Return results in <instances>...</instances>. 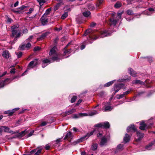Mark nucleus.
<instances>
[{
	"mask_svg": "<svg viewBox=\"0 0 155 155\" xmlns=\"http://www.w3.org/2000/svg\"><path fill=\"white\" fill-rule=\"evenodd\" d=\"M93 32L92 29H87L84 34V36H85L87 35H89V37L87 38L89 43H91L94 40L97 39L98 37L96 36L95 35L93 34Z\"/></svg>",
	"mask_w": 155,
	"mask_h": 155,
	"instance_id": "obj_1",
	"label": "nucleus"
},
{
	"mask_svg": "<svg viewBox=\"0 0 155 155\" xmlns=\"http://www.w3.org/2000/svg\"><path fill=\"white\" fill-rule=\"evenodd\" d=\"M98 113L97 111H92L88 114L85 113H80L78 114H74V118H78L81 117L87 116H93Z\"/></svg>",
	"mask_w": 155,
	"mask_h": 155,
	"instance_id": "obj_2",
	"label": "nucleus"
},
{
	"mask_svg": "<svg viewBox=\"0 0 155 155\" xmlns=\"http://www.w3.org/2000/svg\"><path fill=\"white\" fill-rule=\"evenodd\" d=\"M38 60L37 59H35L31 61L28 64V68L25 72L22 74V75H25V74L28 71V70L30 69V68H33L37 65L38 64Z\"/></svg>",
	"mask_w": 155,
	"mask_h": 155,
	"instance_id": "obj_3",
	"label": "nucleus"
},
{
	"mask_svg": "<svg viewBox=\"0 0 155 155\" xmlns=\"http://www.w3.org/2000/svg\"><path fill=\"white\" fill-rule=\"evenodd\" d=\"M56 47L55 46L54 47L50 50L49 53L50 55H54V56L51 58V59L53 61H57L58 59L56 53Z\"/></svg>",
	"mask_w": 155,
	"mask_h": 155,
	"instance_id": "obj_4",
	"label": "nucleus"
},
{
	"mask_svg": "<svg viewBox=\"0 0 155 155\" xmlns=\"http://www.w3.org/2000/svg\"><path fill=\"white\" fill-rule=\"evenodd\" d=\"M110 126L109 123L108 122L98 123L95 124L94 126L96 127L104 128H109Z\"/></svg>",
	"mask_w": 155,
	"mask_h": 155,
	"instance_id": "obj_5",
	"label": "nucleus"
},
{
	"mask_svg": "<svg viewBox=\"0 0 155 155\" xmlns=\"http://www.w3.org/2000/svg\"><path fill=\"white\" fill-rule=\"evenodd\" d=\"M75 111L76 109H72L71 110L62 113L61 115L62 116L64 117L73 113Z\"/></svg>",
	"mask_w": 155,
	"mask_h": 155,
	"instance_id": "obj_6",
	"label": "nucleus"
},
{
	"mask_svg": "<svg viewBox=\"0 0 155 155\" xmlns=\"http://www.w3.org/2000/svg\"><path fill=\"white\" fill-rule=\"evenodd\" d=\"M73 136L72 134V133L71 132H68L66 134L64 137V140H67L70 141V140H71L73 138Z\"/></svg>",
	"mask_w": 155,
	"mask_h": 155,
	"instance_id": "obj_7",
	"label": "nucleus"
},
{
	"mask_svg": "<svg viewBox=\"0 0 155 155\" xmlns=\"http://www.w3.org/2000/svg\"><path fill=\"white\" fill-rule=\"evenodd\" d=\"M47 17V16H45L42 15L41 18L40 20L43 25H45L47 24L48 23V21Z\"/></svg>",
	"mask_w": 155,
	"mask_h": 155,
	"instance_id": "obj_8",
	"label": "nucleus"
},
{
	"mask_svg": "<svg viewBox=\"0 0 155 155\" xmlns=\"http://www.w3.org/2000/svg\"><path fill=\"white\" fill-rule=\"evenodd\" d=\"M51 33L49 31H47L42 34L39 38H37L38 41L42 40L46 38L48 35L50 34Z\"/></svg>",
	"mask_w": 155,
	"mask_h": 155,
	"instance_id": "obj_9",
	"label": "nucleus"
},
{
	"mask_svg": "<svg viewBox=\"0 0 155 155\" xmlns=\"http://www.w3.org/2000/svg\"><path fill=\"white\" fill-rule=\"evenodd\" d=\"M100 37L103 38L110 35V34L106 30L101 31L100 33Z\"/></svg>",
	"mask_w": 155,
	"mask_h": 155,
	"instance_id": "obj_10",
	"label": "nucleus"
},
{
	"mask_svg": "<svg viewBox=\"0 0 155 155\" xmlns=\"http://www.w3.org/2000/svg\"><path fill=\"white\" fill-rule=\"evenodd\" d=\"M147 80H146L145 82H144L140 80H136L133 81H132V83L133 84H140L141 85H143L145 84V83H147Z\"/></svg>",
	"mask_w": 155,
	"mask_h": 155,
	"instance_id": "obj_11",
	"label": "nucleus"
},
{
	"mask_svg": "<svg viewBox=\"0 0 155 155\" xmlns=\"http://www.w3.org/2000/svg\"><path fill=\"white\" fill-rule=\"evenodd\" d=\"M140 126L139 128L140 129L142 130H144L147 128V125L145 123V122L142 121L140 123Z\"/></svg>",
	"mask_w": 155,
	"mask_h": 155,
	"instance_id": "obj_12",
	"label": "nucleus"
},
{
	"mask_svg": "<svg viewBox=\"0 0 155 155\" xmlns=\"http://www.w3.org/2000/svg\"><path fill=\"white\" fill-rule=\"evenodd\" d=\"M137 134L138 138L136 140L137 141H139L143 137V134L140 133L138 131H137Z\"/></svg>",
	"mask_w": 155,
	"mask_h": 155,
	"instance_id": "obj_13",
	"label": "nucleus"
},
{
	"mask_svg": "<svg viewBox=\"0 0 155 155\" xmlns=\"http://www.w3.org/2000/svg\"><path fill=\"white\" fill-rule=\"evenodd\" d=\"M2 128H4V131L5 132H8L12 134H14L15 133V132L12 131V130H10V129L7 127L3 126L2 127Z\"/></svg>",
	"mask_w": 155,
	"mask_h": 155,
	"instance_id": "obj_14",
	"label": "nucleus"
},
{
	"mask_svg": "<svg viewBox=\"0 0 155 155\" xmlns=\"http://www.w3.org/2000/svg\"><path fill=\"white\" fill-rule=\"evenodd\" d=\"M131 130H132L134 132L136 130V129L135 128L134 125H131L130 126L128 127L127 129V131L129 132Z\"/></svg>",
	"mask_w": 155,
	"mask_h": 155,
	"instance_id": "obj_15",
	"label": "nucleus"
},
{
	"mask_svg": "<svg viewBox=\"0 0 155 155\" xmlns=\"http://www.w3.org/2000/svg\"><path fill=\"white\" fill-rule=\"evenodd\" d=\"M12 80H11V79L7 78L5 80V81L3 82H1L2 83V85H4V86L5 85L7 84L10 83L12 81Z\"/></svg>",
	"mask_w": 155,
	"mask_h": 155,
	"instance_id": "obj_16",
	"label": "nucleus"
},
{
	"mask_svg": "<svg viewBox=\"0 0 155 155\" xmlns=\"http://www.w3.org/2000/svg\"><path fill=\"white\" fill-rule=\"evenodd\" d=\"M25 134V131H22L21 132L15 136L13 138H15L16 137H21Z\"/></svg>",
	"mask_w": 155,
	"mask_h": 155,
	"instance_id": "obj_17",
	"label": "nucleus"
},
{
	"mask_svg": "<svg viewBox=\"0 0 155 155\" xmlns=\"http://www.w3.org/2000/svg\"><path fill=\"white\" fill-rule=\"evenodd\" d=\"M2 56L5 58H9V53L7 51H4L2 54Z\"/></svg>",
	"mask_w": 155,
	"mask_h": 155,
	"instance_id": "obj_18",
	"label": "nucleus"
},
{
	"mask_svg": "<svg viewBox=\"0 0 155 155\" xmlns=\"http://www.w3.org/2000/svg\"><path fill=\"white\" fill-rule=\"evenodd\" d=\"M107 142V139L105 137H104L101 139L100 144L101 146L104 145Z\"/></svg>",
	"mask_w": 155,
	"mask_h": 155,
	"instance_id": "obj_19",
	"label": "nucleus"
},
{
	"mask_svg": "<svg viewBox=\"0 0 155 155\" xmlns=\"http://www.w3.org/2000/svg\"><path fill=\"white\" fill-rule=\"evenodd\" d=\"M42 62L43 63L42 65V67L43 68H44L45 66V65H44V64H49L51 63V60L47 58L42 60Z\"/></svg>",
	"mask_w": 155,
	"mask_h": 155,
	"instance_id": "obj_20",
	"label": "nucleus"
},
{
	"mask_svg": "<svg viewBox=\"0 0 155 155\" xmlns=\"http://www.w3.org/2000/svg\"><path fill=\"white\" fill-rule=\"evenodd\" d=\"M128 71L129 73L131 75L134 77H135L137 76V73L132 69L130 68H129Z\"/></svg>",
	"mask_w": 155,
	"mask_h": 155,
	"instance_id": "obj_21",
	"label": "nucleus"
},
{
	"mask_svg": "<svg viewBox=\"0 0 155 155\" xmlns=\"http://www.w3.org/2000/svg\"><path fill=\"white\" fill-rule=\"evenodd\" d=\"M113 107L110 105H106L104 109H103L102 110L103 111H110L112 110Z\"/></svg>",
	"mask_w": 155,
	"mask_h": 155,
	"instance_id": "obj_22",
	"label": "nucleus"
},
{
	"mask_svg": "<svg viewBox=\"0 0 155 155\" xmlns=\"http://www.w3.org/2000/svg\"><path fill=\"white\" fill-rule=\"evenodd\" d=\"M110 25H113L114 26H115L117 23V21L116 19H114L113 18H110Z\"/></svg>",
	"mask_w": 155,
	"mask_h": 155,
	"instance_id": "obj_23",
	"label": "nucleus"
},
{
	"mask_svg": "<svg viewBox=\"0 0 155 155\" xmlns=\"http://www.w3.org/2000/svg\"><path fill=\"white\" fill-rule=\"evenodd\" d=\"M63 0H57L58 2H59L60 3H58L57 5H55V6L54 7V11H56L58 9V8L60 7V4L62 2V1Z\"/></svg>",
	"mask_w": 155,
	"mask_h": 155,
	"instance_id": "obj_24",
	"label": "nucleus"
},
{
	"mask_svg": "<svg viewBox=\"0 0 155 155\" xmlns=\"http://www.w3.org/2000/svg\"><path fill=\"white\" fill-rule=\"evenodd\" d=\"M124 140L125 143H127L130 140V137L128 134H125V136L124 139Z\"/></svg>",
	"mask_w": 155,
	"mask_h": 155,
	"instance_id": "obj_25",
	"label": "nucleus"
},
{
	"mask_svg": "<svg viewBox=\"0 0 155 155\" xmlns=\"http://www.w3.org/2000/svg\"><path fill=\"white\" fill-rule=\"evenodd\" d=\"M51 8H50L48 9H47L45 11V13L43 15L45 16H47V15L49 14L50 12L51 11Z\"/></svg>",
	"mask_w": 155,
	"mask_h": 155,
	"instance_id": "obj_26",
	"label": "nucleus"
},
{
	"mask_svg": "<svg viewBox=\"0 0 155 155\" xmlns=\"http://www.w3.org/2000/svg\"><path fill=\"white\" fill-rule=\"evenodd\" d=\"M83 14L85 17H87L90 15L91 13L89 11H87L83 12Z\"/></svg>",
	"mask_w": 155,
	"mask_h": 155,
	"instance_id": "obj_27",
	"label": "nucleus"
},
{
	"mask_svg": "<svg viewBox=\"0 0 155 155\" xmlns=\"http://www.w3.org/2000/svg\"><path fill=\"white\" fill-rule=\"evenodd\" d=\"M120 89V87H119L117 84L115 85L114 89L115 91V93L117 92Z\"/></svg>",
	"mask_w": 155,
	"mask_h": 155,
	"instance_id": "obj_28",
	"label": "nucleus"
},
{
	"mask_svg": "<svg viewBox=\"0 0 155 155\" xmlns=\"http://www.w3.org/2000/svg\"><path fill=\"white\" fill-rule=\"evenodd\" d=\"M97 147V143H93L91 146L92 150H96Z\"/></svg>",
	"mask_w": 155,
	"mask_h": 155,
	"instance_id": "obj_29",
	"label": "nucleus"
},
{
	"mask_svg": "<svg viewBox=\"0 0 155 155\" xmlns=\"http://www.w3.org/2000/svg\"><path fill=\"white\" fill-rule=\"evenodd\" d=\"M12 30V36L13 37L15 36L18 33V31H19L18 30Z\"/></svg>",
	"mask_w": 155,
	"mask_h": 155,
	"instance_id": "obj_30",
	"label": "nucleus"
},
{
	"mask_svg": "<svg viewBox=\"0 0 155 155\" xmlns=\"http://www.w3.org/2000/svg\"><path fill=\"white\" fill-rule=\"evenodd\" d=\"M114 81H110L104 84V86L105 87H108L111 85Z\"/></svg>",
	"mask_w": 155,
	"mask_h": 155,
	"instance_id": "obj_31",
	"label": "nucleus"
},
{
	"mask_svg": "<svg viewBox=\"0 0 155 155\" xmlns=\"http://www.w3.org/2000/svg\"><path fill=\"white\" fill-rule=\"evenodd\" d=\"M94 131H95V130H94L93 131H91L90 133H87V134L84 137H83V138L84 139L85 137H89L92 135L93 134V133H94Z\"/></svg>",
	"mask_w": 155,
	"mask_h": 155,
	"instance_id": "obj_32",
	"label": "nucleus"
},
{
	"mask_svg": "<svg viewBox=\"0 0 155 155\" xmlns=\"http://www.w3.org/2000/svg\"><path fill=\"white\" fill-rule=\"evenodd\" d=\"M14 113V111H13L12 110H8L5 111V112L4 113L5 114H8L10 116H12V114Z\"/></svg>",
	"mask_w": 155,
	"mask_h": 155,
	"instance_id": "obj_33",
	"label": "nucleus"
},
{
	"mask_svg": "<svg viewBox=\"0 0 155 155\" xmlns=\"http://www.w3.org/2000/svg\"><path fill=\"white\" fill-rule=\"evenodd\" d=\"M122 4L121 3L119 2H117L114 5V7L116 8H118L120 7L121 6Z\"/></svg>",
	"mask_w": 155,
	"mask_h": 155,
	"instance_id": "obj_34",
	"label": "nucleus"
},
{
	"mask_svg": "<svg viewBox=\"0 0 155 155\" xmlns=\"http://www.w3.org/2000/svg\"><path fill=\"white\" fill-rule=\"evenodd\" d=\"M25 48V45L23 43L20 45L19 47V49L20 50H24Z\"/></svg>",
	"mask_w": 155,
	"mask_h": 155,
	"instance_id": "obj_35",
	"label": "nucleus"
},
{
	"mask_svg": "<svg viewBox=\"0 0 155 155\" xmlns=\"http://www.w3.org/2000/svg\"><path fill=\"white\" fill-rule=\"evenodd\" d=\"M155 143V140L152 142H151L148 145H147L146 146V148L147 149H150V148L153 145L154 143Z\"/></svg>",
	"mask_w": 155,
	"mask_h": 155,
	"instance_id": "obj_36",
	"label": "nucleus"
},
{
	"mask_svg": "<svg viewBox=\"0 0 155 155\" xmlns=\"http://www.w3.org/2000/svg\"><path fill=\"white\" fill-rule=\"evenodd\" d=\"M37 2L39 3L41 6H42L45 1L44 0H37Z\"/></svg>",
	"mask_w": 155,
	"mask_h": 155,
	"instance_id": "obj_37",
	"label": "nucleus"
},
{
	"mask_svg": "<svg viewBox=\"0 0 155 155\" xmlns=\"http://www.w3.org/2000/svg\"><path fill=\"white\" fill-rule=\"evenodd\" d=\"M83 139V138L82 137L81 139H79L78 140L73 142V144L74 145H76L77 143L82 141V140Z\"/></svg>",
	"mask_w": 155,
	"mask_h": 155,
	"instance_id": "obj_38",
	"label": "nucleus"
},
{
	"mask_svg": "<svg viewBox=\"0 0 155 155\" xmlns=\"http://www.w3.org/2000/svg\"><path fill=\"white\" fill-rule=\"evenodd\" d=\"M18 27L19 25L17 24L12 26L11 28L12 30H18Z\"/></svg>",
	"mask_w": 155,
	"mask_h": 155,
	"instance_id": "obj_39",
	"label": "nucleus"
},
{
	"mask_svg": "<svg viewBox=\"0 0 155 155\" xmlns=\"http://www.w3.org/2000/svg\"><path fill=\"white\" fill-rule=\"evenodd\" d=\"M68 16V13L67 12H65L64 14L62 15L61 17V18L62 19H64L66 18Z\"/></svg>",
	"mask_w": 155,
	"mask_h": 155,
	"instance_id": "obj_40",
	"label": "nucleus"
},
{
	"mask_svg": "<svg viewBox=\"0 0 155 155\" xmlns=\"http://www.w3.org/2000/svg\"><path fill=\"white\" fill-rule=\"evenodd\" d=\"M126 12L127 14L130 15H132L133 14V11L131 9H128L126 11Z\"/></svg>",
	"mask_w": 155,
	"mask_h": 155,
	"instance_id": "obj_41",
	"label": "nucleus"
},
{
	"mask_svg": "<svg viewBox=\"0 0 155 155\" xmlns=\"http://www.w3.org/2000/svg\"><path fill=\"white\" fill-rule=\"evenodd\" d=\"M34 9L33 8H30L29 9L28 12H26V14L27 15H29L32 12L34 11Z\"/></svg>",
	"mask_w": 155,
	"mask_h": 155,
	"instance_id": "obj_42",
	"label": "nucleus"
},
{
	"mask_svg": "<svg viewBox=\"0 0 155 155\" xmlns=\"http://www.w3.org/2000/svg\"><path fill=\"white\" fill-rule=\"evenodd\" d=\"M15 54L16 55H17V56L18 58H21L22 54V53L21 52H16Z\"/></svg>",
	"mask_w": 155,
	"mask_h": 155,
	"instance_id": "obj_43",
	"label": "nucleus"
},
{
	"mask_svg": "<svg viewBox=\"0 0 155 155\" xmlns=\"http://www.w3.org/2000/svg\"><path fill=\"white\" fill-rule=\"evenodd\" d=\"M21 33L20 32H18L16 35V37L15 38L14 41H16L18 38H19L20 36Z\"/></svg>",
	"mask_w": 155,
	"mask_h": 155,
	"instance_id": "obj_44",
	"label": "nucleus"
},
{
	"mask_svg": "<svg viewBox=\"0 0 155 155\" xmlns=\"http://www.w3.org/2000/svg\"><path fill=\"white\" fill-rule=\"evenodd\" d=\"M124 95L123 93L122 94H121L120 95H117V97L118 99H120V98L124 97Z\"/></svg>",
	"mask_w": 155,
	"mask_h": 155,
	"instance_id": "obj_45",
	"label": "nucleus"
},
{
	"mask_svg": "<svg viewBox=\"0 0 155 155\" xmlns=\"http://www.w3.org/2000/svg\"><path fill=\"white\" fill-rule=\"evenodd\" d=\"M77 98L76 96H73L71 100V102L72 103L74 102Z\"/></svg>",
	"mask_w": 155,
	"mask_h": 155,
	"instance_id": "obj_46",
	"label": "nucleus"
},
{
	"mask_svg": "<svg viewBox=\"0 0 155 155\" xmlns=\"http://www.w3.org/2000/svg\"><path fill=\"white\" fill-rule=\"evenodd\" d=\"M104 0H99L97 4V6L99 7L100 5L102 4Z\"/></svg>",
	"mask_w": 155,
	"mask_h": 155,
	"instance_id": "obj_47",
	"label": "nucleus"
},
{
	"mask_svg": "<svg viewBox=\"0 0 155 155\" xmlns=\"http://www.w3.org/2000/svg\"><path fill=\"white\" fill-rule=\"evenodd\" d=\"M123 13V12H121L117 14V18L118 19H121V15Z\"/></svg>",
	"mask_w": 155,
	"mask_h": 155,
	"instance_id": "obj_48",
	"label": "nucleus"
},
{
	"mask_svg": "<svg viewBox=\"0 0 155 155\" xmlns=\"http://www.w3.org/2000/svg\"><path fill=\"white\" fill-rule=\"evenodd\" d=\"M123 147V145L120 144L117 146V149L118 150H121L122 148Z\"/></svg>",
	"mask_w": 155,
	"mask_h": 155,
	"instance_id": "obj_49",
	"label": "nucleus"
},
{
	"mask_svg": "<svg viewBox=\"0 0 155 155\" xmlns=\"http://www.w3.org/2000/svg\"><path fill=\"white\" fill-rule=\"evenodd\" d=\"M135 0H126L128 5L131 4Z\"/></svg>",
	"mask_w": 155,
	"mask_h": 155,
	"instance_id": "obj_50",
	"label": "nucleus"
},
{
	"mask_svg": "<svg viewBox=\"0 0 155 155\" xmlns=\"http://www.w3.org/2000/svg\"><path fill=\"white\" fill-rule=\"evenodd\" d=\"M117 85L119 87H120V88H123L124 87V84H118Z\"/></svg>",
	"mask_w": 155,
	"mask_h": 155,
	"instance_id": "obj_51",
	"label": "nucleus"
},
{
	"mask_svg": "<svg viewBox=\"0 0 155 155\" xmlns=\"http://www.w3.org/2000/svg\"><path fill=\"white\" fill-rule=\"evenodd\" d=\"M31 46V44L30 43H28L26 45H25L26 48L28 49Z\"/></svg>",
	"mask_w": 155,
	"mask_h": 155,
	"instance_id": "obj_52",
	"label": "nucleus"
},
{
	"mask_svg": "<svg viewBox=\"0 0 155 155\" xmlns=\"http://www.w3.org/2000/svg\"><path fill=\"white\" fill-rule=\"evenodd\" d=\"M41 149H39L37 150L35 153V155H39L41 153Z\"/></svg>",
	"mask_w": 155,
	"mask_h": 155,
	"instance_id": "obj_53",
	"label": "nucleus"
},
{
	"mask_svg": "<svg viewBox=\"0 0 155 155\" xmlns=\"http://www.w3.org/2000/svg\"><path fill=\"white\" fill-rule=\"evenodd\" d=\"M40 49V48L39 47L37 46L34 48V51H36L39 50Z\"/></svg>",
	"mask_w": 155,
	"mask_h": 155,
	"instance_id": "obj_54",
	"label": "nucleus"
},
{
	"mask_svg": "<svg viewBox=\"0 0 155 155\" xmlns=\"http://www.w3.org/2000/svg\"><path fill=\"white\" fill-rule=\"evenodd\" d=\"M7 22L8 23H11L12 21V20L8 17H7Z\"/></svg>",
	"mask_w": 155,
	"mask_h": 155,
	"instance_id": "obj_55",
	"label": "nucleus"
},
{
	"mask_svg": "<svg viewBox=\"0 0 155 155\" xmlns=\"http://www.w3.org/2000/svg\"><path fill=\"white\" fill-rule=\"evenodd\" d=\"M15 68H12L11 69V70L10 71V73L12 74V73H15Z\"/></svg>",
	"mask_w": 155,
	"mask_h": 155,
	"instance_id": "obj_56",
	"label": "nucleus"
},
{
	"mask_svg": "<svg viewBox=\"0 0 155 155\" xmlns=\"http://www.w3.org/2000/svg\"><path fill=\"white\" fill-rule=\"evenodd\" d=\"M47 124V123L45 122V121H44V122H42L41 124H40V126H45V125H46Z\"/></svg>",
	"mask_w": 155,
	"mask_h": 155,
	"instance_id": "obj_57",
	"label": "nucleus"
},
{
	"mask_svg": "<svg viewBox=\"0 0 155 155\" xmlns=\"http://www.w3.org/2000/svg\"><path fill=\"white\" fill-rule=\"evenodd\" d=\"M28 7V6H25L24 5H22L20 8V9L21 10H22Z\"/></svg>",
	"mask_w": 155,
	"mask_h": 155,
	"instance_id": "obj_58",
	"label": "nucleus"
},
{
	"mask_svg": "<svg viewBox=\"0 0 155 155\" xmlns=\"http://www.w3.org/2000/svg\"><path fill=\"white\" fill-rule=\"evenodd\" d=\"M131 90L129 89L128 91H126L124 92L123 93H124V95L129 94V93L130 91H131Z\"/></svg>",
	"mask_w": 155,
	"mask_h": 155,
	"instance_id": "obj_59",
	"label": "nucleus"
},
{
	"mask_svg": "<svg viewBox=\"0 0 155 155\" xmlns=\"http://www.w3.org/2000/svg\"><path fill=\"white\" fill-rule=\"evenodd\" d=\"M82 100L81 99H79L76 104V106L79 105L81 102Z\"/></svg>",
	"mask_w": 155,
	"mask_h": 155,
	"instance_id": "obj_60",
	"label": "nucleus"
},
{
	"mask_svg": "<svg viewBox=\"0 0 155 155\" xmlns=\"http://www.w3.org/2000/svg\"><path fill=\"white\" fill-rule=\"evenodd\" d=\"M62 28L61 27H60L59 28H57V27L55 28V30L58 31H59L62 29Z\"/></svg>",
	"mask_w": 155,
	"mask_h": 155,
	"instance_id": "obj_61",
	"label": "nucleus"
},
{
	"mask_svg": "<svg viewBox=\"0 0 155 155\" xmlns=\"http://www.w3.org/2000/svg\"><path fill=\"white\" fill-rule=\"evenodd\" d=\"M96 23L94 22H92L91 23L90 26L91 27H94L96 25Z\"/></svg>",
	"mask_w": 155,
	"mask_h": 155,
	"instance_id": "obj_62",
	"label": "nucleus"
},
{
	"mask_svg": "<svg viewBox=\"0 0 155 155\" xmlns=\"http://www.w3.org/2000/svg\"><path fill=\"white\" fill-rule=\"evenodd\" d=\"M7 71H5L3 73V74H0V78L2 77L3 76L7 74Z\"/></svg>",
	"mask_w": 155,
	"mask_h": 155,
	"instance_id": "obj_63",
	"label": "nucleus"
},
{
	"mask_svg": "<svg viewBox=\"0 0 155 155\" xmlns=\"http://www.w3.org/2000/svg\"><path fill=\"white\" fill-rule=\"evenodd\" d=\"M50 148V146L48 145H46L45 147V149L46 150H49Z\"/></svg>",
	"mask_w": 155,
	"mask_h": 155,
	"instance_id": "obj_64",
	"label": "nucleus"
}]
</instances>
